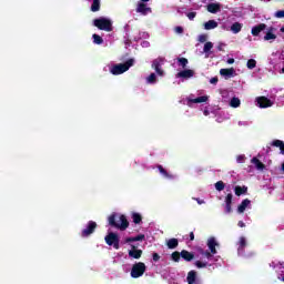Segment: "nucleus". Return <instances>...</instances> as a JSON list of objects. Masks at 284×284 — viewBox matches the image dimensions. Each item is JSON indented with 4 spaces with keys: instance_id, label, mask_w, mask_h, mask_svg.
Returning a JSON list of instances; mask_svg holds the SVG:
<instances>
[{
    "instance_id": "aec40b11",
    "label": "nucleus",
    "mask_w": 284,
    "mask_h": 284,
    "mask_svg": "<svg viewBox=\"0 0 284 284\" xmlns=\"http://www.w3.org/2000/svg\"><path fill=\"white\" fill-rule=\"evenodd\" d=\"M264 41H268V43H274V41H276V33L274 32V28L267 29L264 36Z\"/></svg>"
},
{
    "instance_id": "3c124183",
    "label": "nucleus",
    "mask_w": 284,
    "mask_h": 284,
    "mask_svg": "<svg viewBox=\"0 0 284 284\" xmlns=\"http://www.w3.org/2000/svg\"><path fill=\"white\" fill-rule=\"evenodd\" d=\"M134 241H145V235L139 234L138 236H134Z\"/></svg>"
},
{
    "instance_id": "052dcab7",
    "label": "nucleus",
    "mask_w": 284,
    "mask_h": 284,
    "mask_svg": "<svg viewBox=\"0 0 284 284\" xmlns=\"http://www.w3.org/2000/svg\"><path fill=\"white\" fill-rule=\"evenodd\" d=\"M280 32H281L282 39H284V27H282V28L280 29Z\"/></svg>"
},
{
    "instance_id": "f704fd0d",
    "label": "nucleus",
    "mask_w": 284,
    "mask_h": 284,
    "mask_svg": "<svg viewBox=\"0 0 284 284\" xmlns=\"http://www.w3.org/2000/svg\"><path fill=\"white\" fill-rule=\"evenodd\" d=\"M221 28L222 30H224L225 32H231L232 30V22L230 20L223 21L221 23Z\"/></svg>"
},
{
    "instance_id": "de8ad7c7",
    "label": "nucleus",
    "mask_w": 284,
    "mask_h": 284,
    "mask_svg": "<svg viewBox=\"0 0 284 284\" xmlns=\"http://www.w3.org/2000/svg\"><path fill=\"white\" fill-rule=\"evenodd\" d=\"M199 41L200 43H205V41H207V36L206 34L199 36Z\"/></svg>"
},
{
    "instance_id": "9d476101",
    "label": "nucleus",
    "mask_w": 284,
    "mask_h": 284,
    "mask_svg": "<svg viewBox=\"0 0 284 284\" xmlns=\"http://www.w3.org/2000/svg\"><path fill=\"white\" fill-rule=\"evenodd\" d=\"M104 241L106 243V245H110L112 247H114V250H119L120 246V240H119V234L116 233H109L105 237Z\"/></svg>"
},
{
    "instance_id": "79ce46f5",
    "label": "nucleus",
    "mask_w": 284,
    "mask_h": 284,
    "mask_svg": "<svg viewBox=\"0 0 284 284\" xmlns=\"http://www.w3.org/2000/svg\"><path fill=\"white\" fill-rule=\"evenodd\" d=\"M215 190H217V192H223V190H225V183H223V181L216 182Z\"/></svg>"
},
{
    "instance_id": "dca6fc26",
    "label": "nucleus",
    "mask_w": 284,
    "mask_h": 284,
    "mask_svg": "<svg viewBox=\"0 0 284 284\" xmlns=\"http://www.w3.org/2000/svg\"><path fill=\"white\" fill-rule=\"evenodd\" d=\"M158 171L161 174V176H163V179H168L169 181H174L175 179H179L178 175L168 172V170L163 169V166L161 165L158 166Z\"/></svg>"
},
{
    "instance_id": "393cba45",
    "label": "nucleus",
    "mask_w": 284,
    "mask_h": 284,
    "mask_svg": "<svg viewBox=\"0 0 284 284\" xmlns=\"http://www.w3.org/2000/svg\"><path fill=\"white\" fill-rule=\"evenodd\" d=\"M131 219L135 225H141V223H143V215L139 212H132Z\"/></svg>"
},
{
    "instance_id": "09e8293b",
    "label": "nucleus",
    "mask_w": 284,
    "mask_h": 284,
    "mask_svg": "<svg viewBox=\"0 0 284 284\" xmlns=\"http://www.w3.org/2000/svg\"><path fill=\"white\" fill-rule=\"evenodd\" d=\"M236 163H245V155H237Z\"/></svg>"
},
{
    "instance_id": "c756f323",
    "label": "nucleus",
    "mask_w": 284,
    "mask_h": 284,
    "mask_svg": "<svg viewBox=\"0 0 284 284\" xmlns=\"http://www.w3.org/2000/svg\"><path fill=\"white\" fill-rule=\"evenodd\" d=\"M216 28H219V22L215 20H209L204 23V30H214Z\"/></svg>"
},
{
    "instance_id": "c85d7f7f",
    "label": "nucleus",
    "mask_w": 284,
    "mask_h": 284,
    "mask_svg": "<svg viewBox=\"0 0 284 284\" xmlns=\"http://www.w3.org/2000/svg\"><path fill=\"white\" fill-rule=\"evenodd\" d=\"M251 163H253V165H255L256 170H260V172L265 170V164H263V162H261L257 158H253Z\"/></svg>"
},
{
    "instance_id": "c03bdc74",
    "label": "nucleus",
    "mask_w": 284,
    "mask_h": 284,
    "mask_svg": "<svg viewBox=\"0 0 284 284\" xmlns=\"http://www.w3.org/2000/svg\"><path fill=\"white\" fill-rule=\"evenodd\" d=\"M274 17L275 19H284V10L276 11Z\"/></svg>"
},
{
    "instance_id": "a19ab883",
    "label": "nucleus",
    "mask_w": 284,
    "mask_h": 284,
    "mask_svg": "<svg viewBox=\"0 0 284 284\" xmlns=\"http://www.w3.org/2000/svg\"><path fill=\"white\" fill-rule=\"evenodd\" d=\"M221 97H222L223 101H224L225 103H227V101H230V91H227V90H222V91H221Z\"/></svg>"
},
{
    "instance_id": "7ed1b4c3",
    "label": "nucleus",
    "mask_w": 284,
    "mask_h": 284,
    "mask_svg": "<svg viewBox=\"0 0 284 284\" xmlns=\"http://www.w3.org/2000/svg\"><path fill=\"white\" fill-rule=\"evenodd\" d=\"M276 97L277 101L284 105V89H273L271 90V93L267 97H258L256 98V105L257 108H272L274 103H276Z\"/></svg>"
},
{
    "instance_id": "6ab92c4d",
    "label": "nucleus",
    "mask_w": 284,
    "mask_h": 284,
    "mask_svg": "<svg viewBox=\"0 0 284 284\" xmlns=\"http://www.w3.org/2000/svg\"><path fill=\"white\" fill-rule=\"evenodd\" d=\"M246 245H247V240L243 236L240 237V241L237 242V254H239V256L244 255Z\"/></svg>"
},
{
    "instance_id": "5fc2aeb1",
    "label": "nucleus",
    "mask_w": 284,
    "mask_h": 284,
    "mask_svg": "<svg viewBox=\"0 0 284 284\" xmlns=\"http://www.w3.org/2000/svg\"><path fill=\"white\" fill-rule=\"evenodd\" d=\"M134 242H135L134 237H126L124 240V243H134Z\"/></svg>"
},
{
    "instance_id": "680f3d73",
    "label": "nucleus",
    "mask_w": 284,
    "mask_h": 284,
    "mask_svg": "<svg viewBox=\"0 0 284 284\" xmlns=\"http://www.w3.org/2000/svg\"><path fill=\"white\" fill-rule=\"evenodd\" d=\"M190 241H194V232L190 233Z\"/></svg>"
},
{
    "instance_id": "5701e85b",
    "label": "nucleus",
    "mask_w": 284,
    "mask_h": 284,
    "mask_svg": "<svg viewBox=\"0 0 284 284\" xmlns=\"http://www.w3.org/2000/svg\"><path fill=\"white\" fill-rule=\"evenodd\" d=\"M265 28H267L265 23H260L251 29V33L253 37H258V34H261Z\"/></svg>"
},
{
    "instance_id": "a18cd8bd",
    "label": "nucleus",
    "mask_w": 284,
    "mask_h": 284,
    "mask_svg": "<svg viewBox=\"0 0 284 284\" xmlns=\"http://www.w3.org/2000/svg\"><path fill=\"white\" fill-rule=\"evenodd\" d=\"M186 17L190 21H194V19L196 18V12H189L186 13Z\"/></svg>"
},
{
    "instance_id": "2f4dec72",
    "label": "nucleus",
    "mask_w": 284,
    "mask_h": 284,
    "mask_svg": "<svg viewBox=\"0 0 284 284\" xmlns=\"http://www.w3.org/2000/svg\"><path fill=\"white\" fill-rule=\"evenodd\" d=\"M227 119H230V114L225 113V112H220L216 115V122L217 123H223V121H227Z\"/></svg>"
},
{
    "instance_id": "f257e3e1",
    "label": "nucleus",
    "mask_w": 284,
    "mask_h": 284,
    "mask_svg": "<svg viewBox=\"0 0 284 284\" xmlns=\"http://www.w3.org/2000/svg\"><path fill=\"white\" fill-rule=\"evenodd\" d=\"M217 245L219 243L216 242V239L210 237L207 240V247L210 251L199 247L196 253V258L199 260L195 261V267L203 270L204 267H212L214 263H217L219 258H221L220 256H215Z\"/></svg>"
},
{
    "instance_id": "cd10ccee",
    "label": "nucleus",
    "mask_w": 284,
    "mask_h": 284,
    "mask_svg": "<svg viewBox=\"0 0 284 284\" xmlns=\"http://www.w3.org/2000/svg\"><path fill=\"white\" fill-rule=\"evenodd\" d=\"M242 30H243V23L241 22L231 23V32L233 34H239V32H241Z\"/></svg>"
},
{
    "instance_id": "20e7f679",
    "label": "nucleus",
    "mask_w": 284,
    "mask_h": 284,
    "mask_svg": "<svg viewBox=\"0 0 284 284\" xmlns=\"http://www.w3.org/2000/svg\"><path fill=\"white\" fill-rule=\"evenodd\" d=\"M108 223L111 227H115L121 232H125L126 227H130V222H128V217L121 213H113L109 215Z\"/></svg>"
},
{
    "instance_id": "864d4df0",
    "label": "nucleus",
    "mask_w": 284,
    "mask_h": 284,
    "mask_svg": "<svg viewBox=\"0 0 284 284\" xmlns=\"http://www.w3.org/2000/svg\"><path fill=\"white\" fill-rule=\"evenodd\" d=\"M210 83H211L212 85H216V84L219 83V78H212V79L210 80Z\"/></svg>"
},
{
    "instance_id": "69168bd1",
    "label": "nucleus",
    "mask_w": 284,
    "mask_h": 284,
    "mask_svg": "<svg viewBox=\"0 0 284 284\" xmlns=\"http://www.w3.org/2000/svg\"><path fill=\"white\" fill-rule=\"evenodd\" d=\"M239 125H247V122H239Z\"/></svg>"
},
{
    "instance_id": "338daca9",
    "label": "nucleus",
    "mask_w": 284,
    "mask_h": 284,
    "mask_svg": "<svg viewBox=\"0 0 284 284\" xmlns=\"http://www.w3.org/2000/svg\"><path fill=\"white\" fill-rule=\"evenodd\" d=\"M150 0H141L139 3H148Z\"/></svg>"
},
{
    "instance_id": "4c0bfd02",
    "label": "nucleus",
    "mask_w": 284,
    "mask_h": 284,
    "mask_svg": "<svg viewBox=\"0 0 284 284\" xmlns=\"http://www.w3.org/2000/svg\"><path fill=\"white\" fill-rule=\"evenodd\" d=\"M92 40H93V43H94L95 45H101V44H103V38H101V36H99V34H97V33H94V34L92 36Z\"/></svg>"
},
{
    "instance_id": "423d86ee",
    "label": "nucleus",
    "mask_w": 284,
    "mask_h": 284,
    "mask_svg": "<svg viewBox=\"0 0 284 284\" xmlns=\"http://www.w3.org/2000/svg\"><path fill=\"white\" fill-rule=\"evenodd\" d=\"M112 24V19L105 17H100L93 20V26L98 28V30H103L104 32H112V30H114Z\"/></svg>"
},
{
    "instance_id": "774afa93",
    "label": "nucleus",
    "mask_w": 284,
    "mask_h": 284,
    "mask_svg": "<svg viewBox=\"0 0 284 284\" xmlns=\"http://www.w3.org/2000/svg\"><path fill=\"white\" fill-rule=\"evenodd\" d=\"M247 40H248V41H252V37H251V36H248V37H247Z\"/></svg>"
},
{
    "instance_id": "a878e982",
    "label": "nucleus",
    "mask_w": 284,
    "mask_h": 284,
    "mask_svg": "<svg viewBox=\"0 0 284 284\" xmlns=\"http://www.w3.org/2000/svg\"><path fill=\"white\" fill-rule=\"evenodd\" d=\"M212 48H214V43L206 42L203 48V52L205 54V59H210L212 57Z\"/></svg>"
},
{
    "instance_id": "412c9836",
    "label": "nucleus",
    "mask_w": 284,
    "mask_h": 284,
    "mask_svg": "<svg viewBox=\"0 0 284 284\" xmlns=\"http://www.w3.org/2000/svg\"><path fill=\"white\" fill-rule=\"evenodd\" d=\"M274 270L277 274L278 281H282L284 283V263H278L274 266Z\"/></svg>"
},
{
    "instance_id": "0eeeda50",
    "label": "nucleus",
    "mask_w": 284,
    "mask_h": 284,
    "mask_svg": "<svg viewBox=\"0 0 284 284\" xmlns=\"http://www.w3.org/2000/svg\"><path fill=\"white\" fill-rule=\"evenodd\" d=\"M210 99L207 95H195V94H190L186 97V99L182 100L181 103L184 105H187L189 108H194V103H206V101Z\"/></svg>"
},
{
    "instance_id": "72a5a7b5",
    "label": "nucleus",
    "mask_w": 284,
    "mask_h": 284,
    "mask_svg": "<svg viewBox=\"0 0 284 284\" xmlns=\"http://www.w3.org/2000/svg\"><path fill=\"white\" fill-rule=\"evenodd\" d=\"M101 10V0H93L91 4V12H99Z\"/></svg>"
},
{
    "instance_id": "39448f33",
    "label": "nucleus",
    "mask_w": 284,
    "mask_h": 284,
    "mask_svg": "<svg viewBox=\"0 0 284 284\" xmlns=\"http://www.w3.org/2000/svg\"><path fill=\"white\" fill-rule=\"evenodd\" d=\"M135 60L129 59L125 63L114 64L109 67V72L113 75L123 74L124 72H128L132 65H134Z\"/></svg>"
},
{
    "instance_id": "bf43d9fd",
    "label": "nucleus",
    "mask_w": 284,
    "mask_h": 284,
    "mask_svg": "<svg viewBox=\"0 0 284 284\" xmlns=\"http://www.w3.org/2000/svg\"><path fill=\"white\" fill-rule=\"evenodd\" d=\"M237 225H239V227H245V222H244V221H240V222L237 223Z\"/></svg>"
},
{
    "instance_id": "c9c22d12",
    "label": "nucleus",
    "mask_w": 284,
    "mask_h": 284,
    "mask_svg": "<svg viewBox=\"0 0 284 284\" xmlns=\"http://www.w3.org/2000/svg\"><path fill=\"white\" fill-rule=\"evenodd\" d=\"M181 256L184 258V261H192L194 258V254L183 250L181 252Z\"/></svg>"
},
{
    "instance_id": "13d9d810",
    "label": "nucleus",
    "mask_w": 284,
    "mask_h": 284,
    "mask_svg": "<svg viewBox=\"0 0 284 284\" xmlns=\"http://www.w3.org/2000/svg\"><path fill=\"white\" fill-rule=\"evenodd\" d=\"M226 63H227L229 65L234 64V58L227 59V60H226Z\"/></svg>"
},
{
    "instance_id": "a211bd4d",
    "label": "nucleus",
    "mask_w": 284,
    "mask_h": 284,
    "mask_svg": "<svg viewBox=\"0 0 284 284\" xmlns=\"http://www.w3.org/2000/svg\"><path fill=\"white\" fill-rule=\"evenodd\" d=\"M141 256H143V251L136 248L134 245H131V250H129V257L139 260Z\"/></svg>"
},
{
    "instance_id": "9b49d317",
    "label": "nucleus",
    "mask_w": 284,
    "mask_h": 284,
    "mask_svg": "<svg viewBox=\"0 0 284 284\" xmlns=\"http://www.w3.org/2000/svg\"><path fill=\"white\" fill-rule=\"evenodd\" d=\"M196 73L194 72V70H191V69H184L180 72H178L175 74V78L176 79H180V82L183 83L185 81H187L189 79H193V77L195 75Z\"/></svg>"
},
{
    "instance_id": "58836bf2",
    "label": "nucleus",
    "mask_w": 284,
    "mask_h": 284,
    "mask_svg": "<svg viewBox=\"0 0 284 284\" xmlns=\"http://www.w3.org/2000/svg\"><path fill=\"white\" fill-rule=\"evenodd\" d=\"M187 59L186 58H179L178 59V65H180L182 69L187 68Z\"/></svg>"
},
{
    "instance_id": "b1692460",
    "label": "nucleus",
    "mask_w": 284,
    "mask_h": 284,
    "mask_svg": "<svg viewBox=\"0 0 284 284\" xmlns=\"http://www.w3.org/2000/svg\"><path fill=\"white\" fill-rule=\"evenodd\" d=\"M207 12H211V14H216V12H221V3L219 2L209 3Z\"/></svg>"
},
{
    "instance_id": "473e14b6",
    "label": "nucleus",
    "mask_w": 284,
    "mask_h": 284,
    "mask_svg": "<svg viewBox=\"0 0 284 284\" xmlns=\"http://www.w3.org/2000/svg\"><path fill=\"white\" fill-rule=\"evenodd\" d=\"M166 245H168L169 250H175V247H179V240H176V239H170V240L166 242Z\"/></svg>"
},
{
    "instance_id": "e433bc0d",
    "label": "nucleus",
    "mask_w": 284,
    "mask_h": 284,
    "mask_svg": "<svg viewBox=\"0 0 284 284\" xmlns=\"http://www.w3.org/2000/svg\"><path fill=\"white\" fill-rule=\"evenodd\" d=\"M247 192L246 186H235V194L236 196H241Z\"/></svg>"
},
{
    "instance_id": "1a4fd4ad",
    "label": "nucleus",
    "mask_w": 284,
    "mask_h": 284,
    "mask_svg": "<svg viewBox=\"0 0 284 284\" xmlns=\"http://www.w3.org/2000/svg\"><path fill=\"white\" fill-rule=\"evenodd\" d=\"M268 63L275 69L281 68L284 63V51L273 52L268 58Z\"/></svg>"
},
{
    "instance_id": "ddd939ff",
    "label": "nucleus",
    "mask_w": 284,
    "mask_h": 284,
    "mask_svg": "<svg viewBox=\"0 0 284 284\" xmlns=\"http://www.w3.org/2000/svg\"><path fill=\"white\" fill-rule=\"evenodd\" d=\"M135 12L142 17H148V14H152V8L145 2H138Z\"/></svg>"
},
{
    "instance_id": "ea45409f",
    "label": "nucleus",
    "mask_w": 284,
    "mask_h": 284,
    "mask_svg": "<svg viewBox=\"0 0 284 284\" xmlns=\"http://www.w3.org/2000/svg\"><path fill=\"white\" fill-rule=\"evenodd\" d=\"M246 68L248 70H254V68H256V61L254 59H248L246 62Z\"/></svg>"
},
{
    "instance_id": "49530a36",
    "label": "nucleus",
    "mask_w": 284,
    "mask_h": 284,
    "mask_svg": "<svg viewBox=\"0 0 284 284\" xmlns=\"http://www.w3.org/2000/svg\"><path fill=\"white\" fill-rule=\"evenodd\" d=\"M152 258L154 263H159V261H161V255H159V253H153Z\"/></svg>"
},
{
    "instance_id": "603ef678",
    "label": "nucleus",
    "mask_w": 284,
    "mask_h": 284,
    "mask_svg": "<svg viewBox=\"0 0 284 284\" xmlns=\"http://www.w3.org/2000/svg\"><path fill=\"white\" fill-rule=\"evenodd\" d=\"M194 201H196V203L199 205H205V200L199 199V197H194Z\"/></svg>"
},
{
    "instance_id": "e2e57ef3",
    "label": "nucleus",
    "mask_w": 284,
    "mask_h": 284,
    "mask_svg": "<svg viewBox=\"0 0 284 284\" xmlns=\"http://www.w3.org/2000/svg\"><path fill=\"white\" fill-rule=\"evenodd\" d=\"M223 45H225L224 43H220L219 45H217V50H223Z\"/></svg>"
},
{
    "instance_id": "37998d69",
    "label": "nucleus",
    "mask_w": 284,
    "mask_h": 284,
    "mask_svg": "<svg viewBox=\"0 0 284 284\" xmlns=\"http://www.w3.org/2000/svg\"><path fill=\"white\" fill-rule=\"evenodd\" d=\"M171 257H172V261H174L175 263H179V261H181V253L173 252Z\"/></svg>"
},
{
    "instance_id": "bb28decb",
    "label": "nucleus",
    "mask_w": 284,
    "mask_h": 284,
    "mask_svg": "<svg viewBox=\"0 0 284 284\" xmlns=\"http://www.w3.org/2000/svg\"><path fill=\"white\" fill-rule=\"evenodd\" d=\"M272 148H278L280 154L284 155V142L282 140H273L271 142Z\"/></svg>"
},
{
    "instance_id": "6e6552de",
    "label": "nucleus",
    "mask_w": 284,
    "mask_h": 284,
    "mask_svg": "<svg viewBox=\"0 0 284 284\" xmlns=\"http://www.w3.org/2000/svg\"><path fill=\"white\" fill-rule=\"evenodd\" d=\"M148 266L143 262H138L131 267V278H141L145 274Z\"/></svg>"
},
{
    "instance_id": "6e6d98bb",
    "label": "nucleus",
    "mask_w": 284,
    "mask_h": 284,
    "mask_svg": "<svg viewBox=\"0 0 284 284\" xmlns=\"http://www.w3.org/2000/svg\"><path fill=\"white\" fill-rule=\"evenodd\" d=\"M142 48H150V43L148 41L141 42Z\"/></svg>"
},
{
    "instance_id": "4468645a",
    "label": "nucleus",
    "mask_w": 284,
    "mask_h": 284,
    "mask_svg": "<svg viewBox=\"0 0 284 284\" xmlns=\"http://www.w3.org/2000/svg\"><path fill=\"white\" fill-rule=\"evenodd\" d=\"M186 283L187 284H203V281H201V277H199V274L196 271H190L186 276Z\"/></svg>"
},
{
    "instance_id": "7c9ffc66",
    "label": "nucleus",
    "mask_w": 284,
    "mask_h": 284,
    "mask_svg": "<svg viewBox=\"0 0 284 284\" xmlns=\"http://www.w3.org/2000/svg\"><path fill=\"white\" fill-rule=\"evenodd\" d=\"M229 105L230 108H241V99H239L237 97H233L230 101H229Z\"/></svg>"
},
{
    "instance_id": "4be33fe9",
    "label": "nucleus",
    "mask_w": 284,
    "mask_h": 284,
    "mask_svg": "<svg viewBox=\"0 0 284 284\" xmlns=\"http://www.w3.org/2000/svg\"><path fill=\"white\" fill-rule=\"evenodd\" d=\"M232 199L233 195L232 193H227L224 203H225V214H231L232 213Z\"/></svg>"
},
{
    "instance_id": "f03ea898",
    "label": "nucleus",
    "mask_w": 284,
    "mask_h": 284,
    "mask_svg": "<svg viewBox=\"0 0 284 284\" xmlns=\"http://www.w3.org/2000/svg\"><path fill=\"white\" fill-rule=\"evenodd\" d=\"M166 61L168 60H165L163 57H159L152 61L151 68L154 70V72L150 73L145 78L146 85H156L159 83V78L163 79V77H165V70H163V65H165Z\"/></svg>"
},
{
    "instance_id": "f8f14e48",
    "label": "nucleus",
    "mask_w": 284,
    "mask_h": 284,
    "mask_svg": "<svg viewBox=\"0 0 284 284\" xmlns=\"http://www.w3.org/2000/svg\"><path fill=\"white\" fill-rule=\"evenodd\" d=\"M95 230H97V222L89 221L85 227L81 232L82 239H88V236H91V234H94Z\"/></svg>"
},
{
    "instance_id": "2eb2a0df",
    "label": "nucleus",
    "mask_w": 284,
    "mask_h": 284,
    "mask_svg": "<svg viewBox=\"0 0 284 284\" xmlns=\"http://www.w3.org/2000/svg\"><path fill=\"white\" fill-rule=\"evenodd\" d=\"M252 207V201L250 199L243 200L240 205L237 206V214H243L247 212Z\"/></svg>"
},
{
    "instance_id": "f3484780",
    "label": "nucleus",
    "mask_w": 284,
    "mask_h": 284,
    "mask_svg": "<svg viewBox=\"0 0 284 284\" xmlns=\"http://www.w3.org/2000/svg\"><path fill=\"white\" fill-rule=\"evenodd\" d=\"M220 74L224 79H232V78L236 77V70L234 68L221 69Z\"/></svg>"
},
{
    "instance_id": "8fccbe9b",
    "label": "nucleus",
    "mask_w": 284,
    "mask_h": 284,
    "mask_svg": "<svg viewBox=\"0 0 284 284\" xmlns=\"http://www.w3.org/2000/svg\"><path fill=\"white\" fill-rule=\"evenodd\" d=\"M174 33L175 34H183V27H175L174 28Z\"/></svg>"
},
{
    "instance_id": "4d7b16f0",
    "label": "nucleus",
    "mask_w": 284,
    "mask_h": 284,
    "mask_svg": "<svg viewBox=\"0 0 284 284\" xmlns=\"http://www.w3.org/2000/svg\"><path fill=\"white\" fill-rule=\"evenodd\" d=\"M203 114L204 116H210V110H207V106L204 108Z\"/></svg>"
},
{
    "instance_id": "0e129e2a",
    "label": "nucleus",
    "mask_w": 284,
    "mask_h": 284,
    "mask_svg": "<svg viewBox=\"0 0 284 284\" xmlns=\"http://www.w3.org/2000/svg\"><path fill=\"white\" fill-rule=\"evenodd\" d=\"M183 10H185V8H178V12H179L180 14H183Z\"/></svg>"
}]
</instances>
